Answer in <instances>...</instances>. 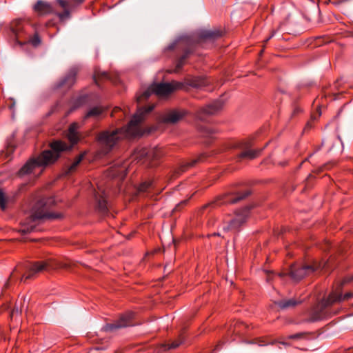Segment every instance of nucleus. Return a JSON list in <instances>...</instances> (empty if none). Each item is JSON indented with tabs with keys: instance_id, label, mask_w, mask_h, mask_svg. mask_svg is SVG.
Here are the masks:
<instances>
[{
	"instance_id": "nucleus-1",
	"label": "nucleus",
	"mask_w": 353,
	"mask_h": 353,
	"mask_svg": "<svg viewBox=\"0 0 353 353\" xmlns=\"http://www.w3.org/2000/svg\"><path fill=\"white\" fill-rule=\"evenodd\" d=\"M153 109L154 105L139 108L126 126L113 130H105L99 132L97 137V141L101 152L103 154H108L123 138L141 136L143 132L141 123L143 121L145 115Z\"/></svg>"
},
{
	"instance_id": "nucleus-2",
	"label": "nucleus",
	"mask_w": 353,
	"mask_h": 353,
	"mask_svg": "<svg viewBox=\"0 0 353 353\" xmlns=\"http://www.w3.org/2000/svg\"><path fill=\"white\" fill-rule=\"evenodd\" d=\"M52 150L43 151L37 158L30 159L18 172L19 176L32 173L39 168H45L54 163L59 157V153L68 150L70 148L61 141H52L50 145Z\"/></svg>"
},
{
	"instance_id": "nucleus-3",
	"label": "nucleus",
	"mask_w": 353,
	"mask_h": 353,
	"mask_svg": "<svg viewBox=\"0 0 353 353\" xmlns=\"http://www.w3.org/2000/svg\"><path fill=\"white\" fill-rule=\"evenodd\" d=\"M54 203L53 198H43L36 202L31 210L30 215L24 221L19 230L23 234L35 230L39 221L41 219H54L60 216L49 212L50 208Z\"/></svg>"
},
{
	"instance_id": "nucleus-4",
	"label": "nucleus",
	"mask_w": 353,
	"mask_h": 353,
	"mask_svg": "<svg viewBox=\"0 0 353 353\" xmlns=\"http://www.w3.org/2000/svg\"><path fill=\"white\" fill-rule=\"evenodd\" d=\"M57 267L52 260L46 261H38L34 263H26L24 265H18L14 271L25 270L26 272L21 276V281H26L27 279H32L36 274L44 270L54 269Z\"/></svg>"
},
{
	"instance_id": "nucleus-5",
	"label": "nucleus",
	"mask_w": 353,
	"mask_h": 353,
	"mask_svg": "<svg viewBox=\"0 0 353 353\" xmlns=\"http://www.w3.org/2000/svg\"><path fill=\"white\" fill-rule=\"evenodd\" d=\"M165 152L161 147H154L152 148H141L137 149L134 154V159L141 161L142 163H148L151 166H156L157 161L159 160L163 155Z\"/></svg>"
},
{
	"instance_id": "nucleus-6",
	"label": "nucleus",
	"mask_w": 353,
	"mask_h": 353,
	"mask_svg": "<svg viewBox=\"0 0 353 353\" xmlns=\"http://www.w3.org/2000/svg\"><path fill=\"white\" fill-rule=\"evenodd\" d=\"M325 263L314 261L312 265H292L290 271L286 274H280V276L288 274L294 281H299L305 276L310 274L316 270L325 268Z\"/></svg>"
},
{
	"instance_id": "nucleus-7",
	"label": "nucleus",
	"mask_w": 353,
	"mask_h": 353,
	"mask_svg": "<svg viewBox=\"0 0 353 353\" xmlns=\"http://www.w3.org/2000/svg\"><path fill=\"white\" fill-rule=\"evenodd\" d=\"M174 49L183 52V54L176 61V68L173 70V72H178L185 64V59L193 52L194 46L188 37H183L176 40L168 47L169 50Z\"/></svg>"
},
{
	"instance_id": "nucleus-8",
	"label": "nucleus",
	"mask_w": 353,
	"mask_h": 353,
	"mask_svg": "<svg viewBox=\"0 0 353 353\" xmlns=\"http://www.w3.org/2000/svg\"><path fill=\"white\" fill-rule=\"evenodd\" d=\"M332 305L334 304L332 303V301L329 296L327 299H323L320 303H319L312 308L307 321H319L330 316L332 314L331 312L328 311L327 308Z\"/></svg>"
},
{
	"instance_id": "nucleus-9",
	"label": "nucleus",
	"mask_w": 353,
	"mask_h": 353,
	"mask_svg": "<svg viewBox=\"0 0 353 353\" xmlns=\"http://www.w3.org/2000/svg\"><path fill=\"white\" fill-rule=\"evenodd\" d=\"M230 147L242 150V152L237 155L238 159H254L260 154L263 150H252V142L247 140L232 143L230 144Z\"/></svg>"
},
{
	"instance_id": "nucleus-10",
	"label": "nucleus",
	"mask_w": 353,
	"mask_h": 353,
	"mask_svg": "<svg viewBox=\"0 0 353 353\" xmlns=\"http://www.w3.org/2000/svg\"><path fill=\"white\" fill-rule=\"evenodd\" d=\"M249 207H245L235 214L234 216L224 223L223 229L225 231H237L245 222L249 214Z\"/></svg>"
},
{
	"instance_id": "nucleus-11",
	"label": "nucleus",
	"mask_w": 353,
	"mask_h": 353,
	"mask_svg": "<svg viewBox=\"0 0 353 353\" xmlns=\"http://www.w3.org/2000/svg\"><path fill=\"white\" fill-rule=\"evenodd\" d=\"M30 29V26L21 19L14 20L10 24V30L19 45H23V41L27 38Z\"/></svg>"
},
{
	"instance_id": "nucleus-12",
	"label": "nucleus",
	"mask_w": 353,
	"mask_h": 353,
	"mask_svg": "<svg viewBox=\"0 0 353 353\" xmlns=\"http://www.w3.org/2000/svg\"><path fill=\"white\" fill-rule=\"evenodd\" d=\"M222 99H217L205 107L201 108L195 112V117L202 121H205L209 116L219 112L223 107Z\"/></svg>"
},
{
	"instance_id": "nucleus-13",
	"label": "nucleus",
	"mask_w": 353,
	"mask_h": 353,
	"mask_svg": "<svg viewBox=\"0 0 353 353\" xmlns=\"http://www.w3.org/2000/svg\"><path fill=\"white\" fill-rule=\"evenodd\" d=\"M251 194L250 190L232 191L224 194L219 201H217L218 205L221 204H233L236 203L248 196Z\"/></svg>"
},
{
	"instance_id": "nucleus-14",
	"label": "nucleus",
	"mask_w": 353,
	"mask_h": 353,
	"mask_svg": "<svg viewBox=\"0 0 353 353\" xmlns=\"http://www.w3.org/2000/svg\"><path fill=\"white\" fill-rule=\"evenodd\" d=\"M134 312H128L125 314L121 316V317L114 323H108L103 327V330L105 332H113L117 329L130 326L132 325L131 320L134 316Z\"/></svg>"
},
{
	"instance_id": "nucleus-15",
	"label": "nucleus",
	"mask_w": 353,
	"mask_h": 353,
	"mask_svg": "<svg viewBox=\"0 0 353 353\" xmlns=\"http://www.w3.org/2000/svg\"><path fill=\"white\" fill-rule=\"evenodd\" d=\"M183 84L177 81H172L171 83H161L152 85V90L154 94L159 96H166L174 90L182 88Z\"/></svg>"
},
{
	"instance_id": "nucleus-16",
	"label": "nucleus",
	"mask_w": 353,
	"mask_h": 353,
	"mask_svg": "<svg viewBox=\"0 0 353 353\" xmlns=\"http://www.w3.org/2000/svg\"><path fill=\"white\" fill-rule=\"evenodd\" d=\"M188 112L183 109L171 110L164 113L160 118L161 122L166 124H175L183 119Z\"/></svg>"
},
{
	"instance_id": "nucleus-17",
	"label": "nucleus",
	"mask_w": 353,
	"mask_h": 353,
	"mask_svg": "<svg viewBox=\"0 0 353 353\" xmlns=\"http://www.w3.org/2000/svg\"><path fill=\"white\" fill-rule=\"evenodd\" d=\"M94 196L98 210L103 214H105L108 212V203L105 191L99 188V190L94 192Z\"/></svg>"
},
{
	"instance_id": "nucleus-18",
	"label": "nucleus",
	"mask_w": 353,
	"mask_h": 353,
	"mask_svg": "<svg viewBox=\"0 0 353 353\" xmlns=\"http://www.w3.org/2000/svg\"><path fill=\"white\" fill-rule=\"evenodd\" d=\"M57 3L61 8H63V11L62 12L57 14L60 20L64 21L70 18V9L72 7L71 3L65 0H57Z\"/></svg>"
},
{
	"instance_id": "nucleus-19",
	"label": "nucleus",
	"mask_w": 353,
	"mask_h": 353,
	"mask_svg": "<svg viewBox=\"0 0 353 353\" xmlns=\"http://www.w3.org/2000/svg\"><path fill=\"white\" fill-rule=\"evenodd\" d=\"M352 296L353 294L351 292H347L343 295L341 292L337 290L333 291L329 294V297L330 298L333 304L348 300L352 297Z\"/></svg>"
},
{
	"instance_id": "nucleus-20",
	"label": "nucleus",
	"mask_w": 353,
	"mask_h": 353,
	"mask_svg": "<svg viewBox=\"0 0 353 353\" xmlns=\"http://www.w3.org/2000/svg\"><path fill=\"white\" fill-rule=\"evenodd\" d=\"M77 72V68H72L65 77L62 80L60 86H66L68 88L72 86L76 81Z\"/></svg>"
},
{
	"instance_id": "nucleus-21",
	"label": "nucleus",
	"mask_w": 353,
	"mask_h": 353,
	"mask_svg": "<svg viewBox=\"0 0 353 353\" xmlns=\"http://www.w3.org/2000/svg\"><path fill=\"white\" fill-rule=\"evenodd\" d=\"M303 301L301 299H283L277 303L278 306L283 310L293 308Z\"/></svg>"
},
{
	"instance_id": "nucleus-22",
	"label": "nucleus",
	"mask_w": 353,
	"mask_h": 353,
	"mask_svg": "<svg viewBox=\"0 0 353 353\" xmlns=\"http://www.w3.org/2000/svg\"><path fill=\"white\" fill-rule=\"evenodd\" d=\"M205 158V154H201L196 158L192 159L190 162H187L181 165L179 170L176 171L177 174H180L182 172H185L188 168L194 166L196 163L203 161Z\"/></svg>"
},
{
	"instance_id": "nucleus-23",
	"label": "nucleus",
	"mask_w": 353,
	"mask_h": 353,
	"mask_svg": "<svg viewBox=\"0 0 353 353\" xmlns=\"http://www.w3.org/2000/svg\"><path fill=\"white\" fill-rule=\"evenodd\" d=\"M34 8L35 11L38 12L41 14H46L52 11V7L50 3L41 0L36 3Z\"/></svg>"
},
{
	"instance_id": "nucleus-24",
	"label": "nucleus",
	"mask_w": 353,
	"mask_h": 353,
	"mask_svg": "<svg viewBox=\"0 0 353 353\" xmlns=\"http://www.w3.org/2000/svg\"><path fill=\"white\" fill-rule=\"evenodd\" d=\"M104 112V108L102 106H95L90 108L85 114L83 120L88 118L97 119Z\"/></svg>"
},
{
	"instance_id": "nucleus-25",
	"label": "nucleus",
	"mask_w": 353,
	"mask_h": 353,
	"mask_svg": "<svg viewBox=\"0 0 353 353\" xmlns=\"http://www.w3.org/2000/svg\"><path fill=\"white\" fill-rule=\"evenodd\" d=\"M222 32L219 30H204L201 32L200 37L203 39H216L221 37Z\"/></svg>"
},
{
	"instance_id": "nucleus-26",
	"label": "nucleus",
	"mask_w": 353,
	"mask_h": 353,
	"mask_svg": "<svg viewBox=\"0 0 353 353\" xmlns=\"http://www.w3.org/2000/svg\"><path fill=\"white\" fill-rule=\"evenodd\" d=\"M209 84V80L206 77H197L194 78L191 82L190 85L192 87L196 88H203L207 86Z\"/></svg>"
},
{
	"instance_id": "nucleus-27",
	"label": "nucleus",
	"mask_w": 353,
	"mask_h": 353,
	"mask_svg": "<svg viewBox=\"0 0 353 353\" xmlns=\"http://www.w3.org/2000/svg\"><path fill=\"white\" fill-rule=\"evenodd\" d=\"M154 189L153 182L152 181H145L141 183L138 188L137 192L139 194H150Z\"/></svg>"
},
{
	"instance_id": "nucleus-28",
	"label": "nucleus",
	"mask_w": 353,
	"mask_h": 353,
	"mask_svg": "<svg viewBox=\"0 0 353 353\" xmlns=\"http://www.w3.org/2000/svg\"><path fill=\"white\" fill-rule=\"evenodd\" d=\"M77 124L72 123L69 128L68 139L73 143L78 141V136L77 133Z\"/></svg>"
},
{
	"instance_id": "nucleus-29",
	"label": "nucleus",
	"mask_w": 353,
	"mask_h": 353,
	"mask_svg": "<svg viewBox=\"0 0 353 353\" xmlns=\"http://www.w3.org/2000/svg\"><path fill=\"white\" fill-rule=\"evenodd\" d=\"M41 42L40 38L37 34H35L33 37H30L28 34L27 38L23 41V44L30 43L34 46H37Z\"/></svg>"
},
{
	"instance_id": "nucleus-30",
	"label": "nucleus",
	"mask_w": 353,
	"mask_h": 353,
	"mask_svg": "<svg viewBox=\"0 0 353 353\" xmlns=\"http://www.w3.org/2000/svg\"><path fill=\"white\" fill-rule=\"evenodd\" d=\"M154 92L152 90V85L145 90L141 94L137 96V100L138 103L141 102L144 99H147Z\"/></svg>"
},
{
	"instance_id": "nucleus-31",
	"label": "nucleus",
	"mask_w": 353,
	"mask_h": 353,
	"mask_svg": "<svg viewBox=\"0 0 353 353\" xmlns=\"http://www.w3.org/2000/svg\"><path fill=\"white\" fill-rule=\"evenodd\" d=\"M110 74L106 72H96L94 75V80L97 85L100 79H110Z\"/></svg>"
},
{
	"instance_id": "nucleus-32",
	"label": "nucleus",
	"mask_w": 353,
	"mask_h": 353,
	"mask_svg": "<svg viewBox=\"0 0 353 353\" xmlns=\"http://www.w3.org/2000/svg\"><path fill=\"white\" fill-rule=\"evenodd\" d=\"M83 159V154L79 155L69 168V172L74 171Z\"/></svg>"
},
{
	"instance_id": "nucleus-33",
	"label": "nucleus",
	"mask_w": 353,
	"mask_h": 353,
	"mask_svg": "<svg viewBox=\"0 0 353 353\" xmlns=\"http://www.w3.org/2000/svg\"><path fill=\"white\" fill-rule=\"evenodd\" d=\"M7 198L2 190H0V208L4 210L6 208Z\"/></svg>"
},
{
	"instance_id": "nucleus-34",
	"label": "nucleus",
	"mask_w": 353,
	"mask_h": 353,
	"mask_svg": "<svg viewBox=\"0 0 353 353\" xmlns=\"http://www.w3.org/2000/svg\"><path fill=\"white\" fill-rule=\"evenodd\" d=\"M128 172V168H126V165H124L116 173L113 174V176L121 175V176L123 178L127 174Z\"/></svg>"
},
{
	"instance_id": "nucleus-35",
	"label": "nucleus",
	"mask_w": 353,
	"mask_h": 353,
	"mask_svg": "<svg viewBox=\"0 0 353 353\" xmlns=\"http://www.w3.org/2000/svg\"><path fill=\"white\" fill-rule=\"evenodd\" d=\"M275 342H276L275 341H273L271 343H266V342H265L263 339H255L254 341H250L249 343L258 344V345H259V346H263V345H267L268 344L273 345V344H274Z\"/></svg>"
},
{
	"instance_id": "nucleus-36",
	"label": "nucleus",
	"mask_w": 353,
	"mask_h": 353,
	"mask_svg": "<svg viewBox=\"0 0 353 353\" xmlns=\"http://www.w3.org/2000/svg\"><path fill=\"white\" fill-rule=\"evenodd\" d=\"M182 343V341L180 340L179 341H174L170 345H168L167 349H172V348H176L181 343ZM167 345H163V347H166Z\"/></svg>"
},
{
	"instance_id": "nucleus-37",
	"label": "nucleus",
	"mask_w": 353,
	"mask_h": 353,
	"mask_svg": "<svg viewBox=\"0 0 353 353\" xmlns=\"http://www.w3.org/2000/svg\"><path fill=\"white\" fill-rule=\"evenodd\" d=\"M304 335V333H297L288 336L289 339H299Z\"/></svg>"
},
{
	"instance_id": "nucleus-38",
	"label": "nucleus",
	"mask_w": 353,
	"mask_h": 353,
	"mask_svg": "<svg viewBox=\"0 0 353 353\" xmlns=\"http://www.w3.org/2000/svg\"><path fill=\"white\" fill-rule=\"evenodd\" d=\"M243 325H244L243 323L235 325L234 327L233 332L236 334H240V331H241V327L243 326Z\"/></svg>"
},
{
	"instance_id": "nucleus-39",
	"label": "nucleus",
	"mask_w": 353,
	"mask_h": 353,
	"mask_svg": "<svg viewBox=\"0 0 353 353\" xmlns=\"http://www.w3.org/2000/svg\"><path fill=\"white\" fill-rule=\"evenodd\" d=\"M21 309L19 308L17 305H15V307H14V309L12 312L11 315L12 316L15 313H21Z\"/></svg>"
},
{
	"instance_id": "nucleus-40",
	"label": "nucleus",
	"mask_w": 353,
	"mask_h": 353,
	"mask_svg": "<svg viewBox=\"0 0 353 353\" xmlns=\"http://www.w3.org/2000/svg\"><path fill=\"white\" fill-rule=\"evenodd\" d=\"M79 97L76 100L74 108L79 107Z\"/></svg>"
},
{
	"instance_id": "nucleus-41",
	"label": "nucleus",
	"mask_w": 353,
	"mask_h": 353,
	"mask_svg": "<svg viewBox=\"0 0 353 353\" xmlns=\"http://www.w3.org/2000/svg\"><path fill=\"white\" fill-rule=\"evenodd\" d=\"M274 36V32L265 40V42H267L269 39H270L271 37Z\"/></svg>"
},
{
	"instance_id": "nucleus-42",
	"label": "nucleus",
	"mask_w": 353,
	"mask_h": 353,
	"mask_svg": "<svg viewBox=\"0 0 353 353\" xmlns=\"http://www.w3.org/2000/svg\"><path fill=\"white\" fill-rule=\"evenodd\" d=\"M279 343H280L281 344L284 345H288V344L286 342H285V341H282V342H279Z\"/></svg>"
},
{
	"instance_id": "nucleus-43",
	"label": "nucleus",
	"mask_w": 353,
	"mask_h": 353,
	"mask_svg": "<svg viewBox=\"0 0 353 353\" xmlns=\"http://www.w3.org/2000/svg\"><path fill=\"white\" fill-rule=\"evenodd\" d=\"M312 118H313L314 119H316L317 117H316V116H314V115H312Z\"/></svg>"
},
{
	"instance_id": "nucleus-44",
	"label": "nucleus",
	"mask_w": 353,
	"mask_h": 353,
	"mask_svg": "<svg viewBox=\"0 0 353 353\" xmlns=\"http://www.w3.org/2000/svg\"><path fill=\"white\" fill-rule=\"evenodd\" d=\"M321 112H320V111H319L318 117H319V116L321 115Z\"/></svg>"
},
{
	"instance_id": "nucleus-45",
	"label": "nucleus",
	"mask_w": 353,
	"mask_h": 353,
	"mask_svg": "<svg viewBox=\"0 0 353 353\" xmlns=\"http://www.w3.org/2000/svg\"><path fill=\"white\" fill-rule=\"evenodd\" d=\"M312 174H310L309 176H308V179L312 177Z\"/></svg>"
},
{
	"instance_id": "nucleus-46",
	"label": "nucleus",
	"mask_w": 353,
	"mask_h": 353,
	"mask_svg": "<svg viewBox=\"0 0 353 353\" xmlns=\"http://www.w3.org/2000/svg\"><path fill=\"white\" fill-rule=\"evenodd\" d=\"M186 203V201H183L181 204H185Z\"/></svg>"
}]
</instances>
